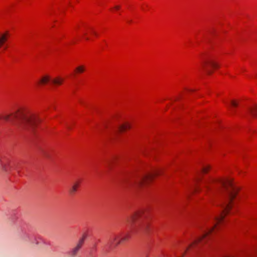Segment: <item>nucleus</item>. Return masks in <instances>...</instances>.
Returning a JSON list of instances; mask_svg holds the SVG:
<instances>
[{"mask_svg": "<svg viewBox=\"0 0 257 257\" xmlns=\"http://www.w3.org/2000/svg\"><path fill=\"white\" fill-rule=\"evenodd\" d=\"M107 163L108 167L110 168L111 164L112 163V161H109Z\"/></svg>", "mask_w": 257, "mask_h": 257, "instance_id": "412c9836", "label": "nucleus"}, {"mask_svg": "<svg viewBox=\"0 0 257 257\" xmlns=\"http://www.w3.org/2000/svg\"><path fill=\"white\" fill-rule=\"evenodd\" d=\"M84 70L85 68L84 66H79L76 68V71L78 73H82Z\"/></svg>", "mask_w": 257, "mask_h": 257, "instance_id": "f3484780", "label": "nucleus"}, {"mask_svg": "<svg viewBox=\"0 0 257 257\" xmlns=\"http://www.w3.org/2000/svg\"><path fill=\"white\" fill-rule=\"evenodd\" d=\"M50 80V78L49 76H45L41 78L40 80V83L42 84H46Z\"/></svg>", "mask_w": 257, "mask_h": 257, "instance_id": "2eb2a0df", "label": "nucleus"}, {"mask_svg": "<svg viewBox=\"0 0 257 257\" xmlns=\"http://www.w3.org/2000/svg\"><path fill=\"white\" fill-rule=\"evenodd\" d=\"M147 228H148V225L147 224H146V225H142L141 227V229H142L144 231H147Z\"/></svg>", "mask_w": 257, "mask_h": 257, "instance_id": "aec40b11", "label": "nucleus"}, {"mask_svg": "<svg viewBox=\"0 0 257 257\" xmlns=\"http://www.w3.org/2000/svg\"><path fill=\"white\" fill-rule=\"evenodd\" d=\"M85 39H86V40H89V38H88V37H86V38H85Z\"/></svg>", "mask_w": 257, "mask_h": 257, "instance_id": "393cba45", "label": "nucleus"}, {"mask_svg": "<svg viewBox=\"0 0 257 257\" xmlns=\"http://www.w3.org/2000/svg\"><path fill=\"white\" fill-rule=\"evenodd\" d=\"M63 81V79L57 77L51 80V82L55 85H61Z\"/></svg>", "mask_w": 257, "mask_h": 257, "instance_id": "9d476101", "label": "nucleus"}, {"mask_svg": "<svg viewBox=\"0 0 257 257\" xmlns=\"http://www.w3.org/2000/svg\"><path fill=\"white\" fill-rule=\"evenodd\" d=\"M0 171H2L4 172H8L7 164L3 162L1 159H0Z\"/></svg>", "mask_w": 257, "mask_h": 257, "instance_id": "f8f14e48", "label": "nucleus"}, {"mask_svg": "<svg viewBox=\"0 0 257 257\" xmlns=\"http://www.w3.org/2000/svg\"><path fill=\"white\" fill-rule=\"evenodd\" d=\"M199 180H200V179H199V178H198V179H197V181H199Z\"/></svg>", "mask_w": 257, "mask_h": 257, "instance_id": "a878e982", "label": "nucleus"}, {"mask_svg": "<svg viewBox=\"0 0 257 257\" xmlns=\"http://www.w3.org/2000/svg\"><path fill=\"white\" fill-rule=\"evenodd\" d=\"M120 8V6H116L114 7V9L116 10H119Z\"/></svg>", "mask_w": 257, "mask_h": 257, "instance_id": "5701e85b", "label": "nucleus"}, {"mask_svg": "<svg viewBox=\"0 0 257 257\" xmlns=\"http://www.w3.org/2000/svg\"><path fill=\"white\" fill-rule=\"evenodd\" d=\"M130 128V126L128 124H124L119 126L118 129L119 131H123L125 130Z\"/></svg>", "mask_w": 257, "mask_h": 257, "instance_id": "dca6fc26", "label": "nucleus"}, {"mask_svg": "<svg viewBox=\"0 0 257 257\" xmlns=\"http://www.w3.org/2000/svg\"><path fill=\"white\" fill-rule=\"evenodd\" d=\"M142 214V211H139L138 212L135 213V214L132 215L131 216H130L127 219V221L128 224H133L134 222H135L136 220L138 219L140 217H141V215Z\"/></svg>", "mask_w": 257, "mask_h": 257, "instance_id": "0eeeda50", "label": "nucleus"}, {"mask_svg": "<svg viewBox=\"0 0 257 257\" xmlns=\"http://www.w3.org/2000/svg\"><path fill=\"white\" fill-rule=\"evenodd\" d=\"M199 190V188L198 187H195L194 188L193 191H197Z\"/></svg>", "mask_w": 257, "mask_h": 257, "instance_id": "4be33fe9", "label": "nucleus"}, {"mask_svg": "<svg viewBox=\"0 0 257 257\" xmlns=\"http://www.w3.org/2000/svg\"><path fill=\"white\" fill-rule=\"evenodd\" d=\"M209 168H210L209 166L204 167L202 168V171L203 173H206L209 170Z\"/></svg>", "mask_w": 257, "mask_h": 257, "instance_id": "6ab92c4d", "label": "nucleus"}, {"mask_svg": "<svg viewBox=\"0 0 257 257\" xmlns=\"http://www.w3.org/2000/svg\"><path fill=\"white\" fill-rule=\"evenodd\" d=\"M204 186L208 191H215L220 188L224 189L227 193V199L225 203L222 204L223 211L219 216L215 217L217 222H221L224 215L228 213L230 208L231 201L235 197L238 189L231 180L211 178L204 182Z\"/></svg>", "mask_w": 257, "mask_h": 257, "instance_id": "f257e3e1", "label": "nucleus"}, {"mask_svg": "<svg viewBox=\"0 0 257 257\" xmlns=\"http://www.w3.org/2000/svg\"><path fill=\"white\" fill-rule=\"evenodd\" d=\"M86 237L87 235L86 234H84L82 237L79 240L76 245L81 248Z\"/></svg>", "mask_w": 257, "mask_h": 257, "instance_id": "ddd939ff", "label": "nucleus"}, {"mask_svg": "<svg viewBox=\"0 0 257 257\" xmlns=\"http://www.w3.org/2000/svg\"><path fill=\"white\" fill-rule=\"evenodd\" d=\"M230 104L232 107H236L238 105V103L234 100H231Z\"/></svg>", "mask_w": 257, "mask_h": 257, "instance_id": "a211bd4d", "label": "nucleus"}, {"mask_svg": "<svg viewBox=\"0 0 257 257\" xmlns=\"http://www.w3.org/2000/svg\"><path fill=\"white\" fill-rule=\"evenodd\" d=\"M248 111L250 113V114L253 116H257V106H254V107H250L248 108Z\"/></svg>", "mask_w": 257, "mask_h": 257, "instance_id": "9b49d317", "label": "nucleus"}, {"mask_svg": "<svg viewBox=\"0 0 257 257\" xmlns=\"http://www.w3.org/2000/svg\"><path fill=\"white\" fill-rule=\"evenodd\" d=\"M128 237V235H126L122 237H120L119 236L114 234L110 236L107 246L110 248L115 247L121 242L126 241Z\"/></svg>", "mask_w": 257, "mask_h": 257, "instance_id": "39448f33", "label": "nucleus"}, {"mask_svg": "<svg viewBox=\"0 0 257 257\" xmlns=\"http://www.w3.org/2000/svg\"><path fill=\"white\" fill-rule=\"evenodd\" d=\"M86 35V33H84V35L85 36Z\"/></svg>", "mask_w": 257, "mask_h": 257, "instance_id": "bb28decb", "label": "nucleus"}, {"mask_svg": "<svg viewBox=\"0 0 257 257\" xmlns=\"http://www.w3.org/2000/svg\"><path fill=\"white\" fill-rule=\"evenodd\" d=\"M161 171L155 170L152 173L147 174L132 181H128L127 179H125L124 181L127 185L130 186L136 185L137 186H141L144 183L152 180L153 178L159 175Z\"/></svg>", "mask_w": 257, "mask_h": 257, "instance_id": "7ed1b4c3", "label": "nucleus"}, {"mask_svg": "<svg viewBox=\"0 0 257 257\" xmlns=\"http://www.w3.org/2000/svg\"><path fill=\"white\" fill-rule=\"evenodd\" d=\"M213 222H214V224L213 227L211 228H207L206 230H204L202 236L197 238L193 243L189 246V247H191V246H193L194 245H196L200 243H202L206 241L209 235L214 231L215 228H216L217 225L221 223L217 222L215 220L214 218L213 219Z\"/></svg>", "mask_w": 257, "mask_h": 257, "instance_id": "20e7f679", "label": "nucleus"}, {"mask_svg": "<svg viewBox=\"0 0 257 257\" xmlns=\"http://www.w3.org/2000/svg\"><path fill=\"white\" fill-rule=\"evenodd\" d=\"M80 249V247L76 245L70 252V255L72 256H75Z\"/></svg>", "mask_w": 257, "mask_h": 257, "instance_id": "4468645a", "label": "nucleus"}, {"mask_svg": "<svg viewBox=\"0 0 257 257\" xmlns=\"http://www.w3.org/2000/svg\"><path fill=\"white\" fill-rule=\"evenodd\" d=\"M201 66L203 69L206 71L208 74L212 73V72L208 69V66H210L213 68H217L218 67V64L212 60H206L203 61L201 64Z\"/></svg>", "mask_w": 257, "mask_h": 257, "instance_id": "423d86ee", "label": "nucleus"}, {"mask_svg": "<svg viewBox=\"0 0 257 257\" xmlns=\"http://www.w3.org/2000/svg\"><path fill=\"white\" fill-rule=\"evenodd\" d=\"M80 181H75L69 189V193L70 194H74L77 190L79 186Z\"/></svg>", "mask_w": 257, "mask_h": 257, "instance_id": "6e6552de", "label": "nucleus"}, {"mask_svg": "<svg viewBox=\"0 0 257 257\" xmlns=\"http://www.w3.org/2000/svg\"><path fill=\"white\" fill-rule=\"evenodd\" d=\"M92 33L94 35H95V36H97V33H96L94 31H93V30H92Z\"/></svg>", "mask_w": 257, "mask_h": 257, "instance_id": "b1692460", "label": "nucleus"}, {"mask_svg": "<svg viewBox=\"0 0 257 257\" xmlns=\"http://www.w3.org/2000/svg\"><path fill=\"white\" fill-rule=\"evenodd\" d=\"M1 118L19 129L26 130H34L41 121L37 114L22 110L4 115L0 117Z\"/></svg>", "mask_w": 257, "mask_h": 257, "instance_id": "f03ea898", "label": "nucleus"}, {"mask_svg": "<svg viewBox=\"0 0 257 257\" xmlns=\"http://www.w3.org/2000/svg\"><path fill=\"white\" fill-rule=\"evenodd\" d=\"M8 33L0 34V48L5 44L8 39Z\"/></svg>", "mask_w": 257, "mask_h": 257, "instance_id": "1a4fd4ad", "label": "nucleus"}]
</instances>
